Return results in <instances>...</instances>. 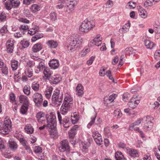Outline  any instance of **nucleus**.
Here are the masks:
<instances>
[{"label":"nucleus","instance_id":"obj_14","mask_svg":"<svg viewBox=\"0 0 160 160\" xmlns=\"http://www.w3.org/2000/svg\"><path fill=\"white\" fill-rule=\"evenodd\" d=\"M15 41L12 39H10L8 40L6 43L7 51L8 53H12L14 49V43Z\"/></svg>","mask_w":160,"mask_h":160},{"label":"nucleus","instance_id":"obj_5","mask_svg":"<svg viewBox=\"0 0 160 160\" xmlns=\"http://www.w3.org/2000/svg\"><path fill=\"white\" fill-rule=\"evenodd\" d=\"M18 21L20 22H22L24 24H22L19 27V29L20 31L24 33L28 30V26L25 24L29 23V21L26 18H21L18 19Z\"/></svg>","mask_w":160,"mask_h":160},{"label":"nucleus","instance_id":"obj_9","mask_svg":"<svg viewBox=\"0 0 160 160\" xmlns=\"http://www.w3.org/2000/svg\"><path fill=\"white\" fill-rule=\"evenodd\" d=\"M31 57L33 59L38 60L39 61L38 65L37 66V68L39 69V71H42L44 70L47 68L46 66V65L44 61H42L41 59L38 58L34 56L32 54H31Z\"/></svg>","mask_w":160,"mask_h":160},{"label":"nucleus","instance_id":"obj_7","mask_svg":"<svg viewBox=\"0 0 160 160\" xmlns=\"http://www.w3.org/2000/svg\"><path fill=\"white\" fill-rule=\"evenodd\" d=\"M151 118L150 117H147L144 122V126L142 127L143 129L146 131L151 130L153 126V123L151 121Z\"/></svg>","mask_w":160,"mask_h":160},{"label":"nucleus","instance_id":"obj_36","mask_svg":"<svg viewBox=\"0 0 160 160\" xmlns=\"http://www.w3.org/2000/svg\"><path fill=\"white\" fill-rule=\"evenodd\" d=\"M25 132L28 134H31L34 131V129L31 125L28 124L24 128Z\"/></svg>","mask_w":160,"mask_h":160},{"label":"nucleus","instance_id":"obj_55","mask_svg":"<svg viewBox=\"0 0 160 160\" xmlns=\"http://www.w3.org/2000/svg\"><path fill=\"white\" fill-rule=\"evenodd\" d=\"M96 118V115H95L91 118V121L87 125V127L88 128H90V127L94 123V121Z\"/></svg>","mask_w":160,"mask_h":160},{"label":"nucleus","instance_id":"obj_44","mask_svg":"<svg viewBox=\"0 0 160 160\" xmlns=\"http://www.w3.org/2000/svg\"><path fill=\"white\" fill-rule=\"evenodd\" d=\"M28 104H23L20 110V112L22 114H25L28 110Z\"/></svg>","mask_w":160,"mask_h":160},{"label":"nucleus","instance_id":"obj_2","mask_svg":"<svg viewBox=\"0 0 160 160\" xmlns=\"http://www.w3.org/2000/svg\"><path fill=\"white\" fill-rule=\"evenodd\" d=\"M1 123L2 125L0 126V133L3 134H6L8 133L9 129L11 127V120L7 119L4 120L3 123L2 122H1Z\"/></svg>","mask_w":160,"mask_h":160},{"label":"nucleus","instance_id":"obj_23","mask_svg":"<svg viewBox=\"0 0 160 160\" xmlns=\"http://www.w3.org/2000/svg\"><path fill=\"white\" fill-rule=\"evenodd\" d=\"M64 103L68 104L71 103V105L72 104V98L68 93H66L65 95V98L63 102Z\"/></svg>","mask_w":160,"mask_h":160},{"label":"nucleus","instance_id":"obj_33","mask_svg":"<svg viewBox=\"0 0 160 160\" xmlns=\"http://www.w3.org/2000/svg\"><path fill=\"white\" fill-rule=\"evenodd\" d=\"M43 73L45 77L49 80L50 78L52 77L51 75L52 73V72L49 69L47 68L45 69H44Z\"/></svg>","mask_w":160,"mask_h":160},{"label":"nucleus","instance_id":"obj_60","mask_svg":"<svg viewBox=\"0 0 160 160\" xmlns=\"http://www.w3.org/2000/svg\"><path fill=\"white\" fill-rule=\"evenodd\" d=\"M94 140L96 143L99 145L102 144L103 143L102 136L99 137L98 138H97V139H94Z\"/></svg>","mask_w":160,"mask_h":160},{"label":"nucleus","instance_id":"obj_45","mask_svg":"<svg viewBox=\"0 0 160 160\" xmlns=\"http://www.w3.org/2000/svg\"><path fill=\"white\" fill-rule=\"evenodd\" d=\"M39 84L38 82H33L31 85L32 88L35 91H38L39 88Z\"/></svg>","mask_w":160,"mask_h":160},{"label":"nucleus","instance_id":"obj_64","mask_svg":"<svg viewBox=\"0 0 160 160\" xmlns=\"http://www.w3.org/2000/svg\"><path fill=\"white\" fill-rule=\"evenodd\" d=\"M158 57H160V50L156 51L154 54V58L156 60H158Z\"/></svg>","mask_w":160,"mask_h":160},{"label":"nucleus","instance_id":"obj_46","mask_svg":"<svg viewBox=\"0 0 160 160\" xmlns=\"http://www.w3.org/2000/svg\"><path fill=\"white\" fill-rule=\"evenodd\" d=\"M90 49L88 48L83 49L79 53V56L83 57L90 52Z\"/></svg>","mask_w":160,"mask_h":160},{"label":"nucleus","instance_id":"obj_34","mask_svg":"<svg viewBox=\"0 0 160 160\" xmlns=\"http://www.w3.org/2000/svg\"><path fill=\"white\" fill-rule=\"evenodd\" d=\"M115 157L117 160H126L121 152H116L115 153Z\"/></svg>","mask_w":160,"mask_h":160},{"label":"nucleus","instance_id":"obj_53","mask_svg":"<svg viewBox=\"0 0 160 160\" xmlns=\"http://www.w3.org/2000/svg\"><path fill=\"white\" fill-rule=\"evenodd\" d=\"M6 18V16L5 13L2 12L0 13V22L5 21Z\"/></svg>","mask_w":160,"mask_h":160},{"label":"nucleus","instance_id":"obj_18","mask_svg":"<svg viewBox=\"0 0 160 160\" xmlns=\"http://www.w3.org/2000/svg\"><path fill=\"white\" fill-rule=\"evenodd\" d=\"M84 88L82 85L79 84L77 86L76 89V94L79 97H82L83 94Z\"/></svg>","mask_w":160,"mask_h":160},{"label":"nucleus","instance_id":"obj_51","mask_svg":"<svg viewBox=\"0 0 160 160\" xmlns=\"http://www.w3.org/2000/svg\"><path fill=\"white\" fill-rule=\"evenodd\" d=\"M136 6V3L132 2H129L126 6L127 8L133 9Z\"/></svg>","mask_w":160,"mask_h":160},{"label":"nucleus","instance_id":"obj_37","mask_svg":"<svg viewBox=\"0 0 160 160\" xmlns=\"http://www.w3.org/2000/svg\"><path fill=\"white\" fill-rule=\"evenodd\" d=\"M63 124L65 128H68L70 125V122L69 118L65 117L64 118L63 121Z\"/></svg>","mask_w":160,"mask_h":160},{"label":"nucleus","instance_id":"obj_13","mask_svg":"<svg viewBox=\"0 0 160 160\" xmlns=\"http://www.w3.org/2000/svg\"><path fill=\"white\" fill-rule=\"evenodd\" d=\"M36 118L39 124L44 123L47 119L46 115L41 112H39L37 113L36 115Z\"/></svg>","mask_w":160,"mask_h":160},{"label":"nucleus","instance_id":"obj_32","mask_svg":"<svg viewBox=\"0 0 160 160\" xmlns=\"http://www.w3.org/2000/svg\"><path fill=\"white\" fill-rule=\"evenodd\" d=\"M138 13L141 17L145 18L147 17V13L146 11L142 7H139L138 8Z\"/></svg>","mask_w":160,"mask_h":160},{"label":"nucleus","instance_id":"obj_54","mask_svg":"<svg viewBox=\"0 0 160 160\" xmlns=\"http://www.w3.org/2000/svg\"><path fill=\"white\" fill-rule=\"evenodd\" d=\"M34 151L36 153L39 154L42 152V149L40 147L36 146L34 148Z\"/></svg>","mask_w":160,"mask_h":160},{"label":"nucleus","instance_id":"obj_6","mask_svg":"<svg viewBox=\"0 0 160 160\" xmlns=\"http://www.w3.org/2000/svg\"><path fill=\"white\" fill-rule=\"evenodd\" d=\"M48 124V128H53L56 127V116L53 114H51L47 119Z\"/></svg>","mask_w":160,"mask_h":160},{"label":"nucleus","instance_id":"obj_35","mask_svg":"<svg viewBox=\"0 0 160 160\" xmlns=\"http://www.w3.org/2000/svg\"><path fill=\"white\" fill-rule=\"evenodd\" d=\"M59 94V91L58 90H56L54 92V93L52 96V103H57L56 100L58 98H59L60 97L58 96Z\"/></svg>","mask_w":160,"mask_h":160},{"label":"nucleus","instance_id":"obj_3","mask_svg":"<svg viewBox=\"0 0 160 160\" xmlns=\"http://www.w3.org/2000/svg\"><path fill=\"white\" fill-rule=\"evenodd\" d=\"M58 148L60 152H65L67 154L69 153L70 151V147L68 141L67 139L62 140L58 145Z\"/></svg>","mask_w":160,"mask_h":160},{"label":"nucleus","instance_id":"obj_8","mask_svg":"<svg viewBox=\"0 0 160 160\" xmlns=\"http://www.w3.org/2000/svg\"><path fill=\"white\" fill-rule=\"evenodd\" d=\"M33 100L36 105L38 107L41 105L42 101V97L41 94L37 92L34 93L32 96Z\"/></svg>","mask_w":160,"mask_h":160},{"label":"nucleus","instance_id":"obj_49","mask_svg":"<svg viewBox=\"0 0 160 160\" xmlns=\"http://www.w3.org/2000/svg\"><path fill=\"white\" fill-rule=\"evenodd\" d=\"M30 89L31 88L29 86L26 85L23 88V92L25 94L28 95L30 94Z\"/></svg>","mask_w":160,"mask_h":160},{"label":"nucleus","instance_id":"obj_28","mask_svg":"<svg viewBox=\"0 0 160 160\" xmlns=\"http://www.w3.org/2000/svg\"><path fill=\"white\" fill-rule=\"evenodd\" d=\"M130 23L128 22L125 25L119 30V32L120 33H125L128 32L130 27Z\"/></svg>","mask_w":160,"mask_h":160},{"label":"nucleus","instance_id":"obj_62","mask_svg":"<svg viewBox=\"0 0 160 160\" xmlns=\"http://www.w3.org/2000/svg\"><path fill=\"white\" fill-rule=\"evenodd\" d=\"M35 2V0H23V3L26 5H29L32 3Z\"/></svg>","mask_w":160,"mask_h":160},{"label":"nucleus","instance_id":"obj_59","mask_svg":"<svg viewBox=\"0 0 160 160\" xmlns=\"http://www.w3.org/2000/svg\"><path fill=\"white\" fill-rule=\"evenodd\" d=\"M50 18L52 21H54L57 19V15L55 12H52L51 13L50 15Z\"/></svg>","mask_w":160,"mask_h":160},{"label":"nucleus","instance_id":"obj_47","mask_svg":"<svg viewBox=\"0 0 160 160\" xmlns=\"http://www.w3.org/2000/svg\"><path fill=\"white\" fill-rule=\"evenodd\" d=\"M114 115L117 118H121L122 115V114L120 109H117L115 110L114 112Z\"/></svg>","mask_w":160,"mask_h":160},{"label":"nucleus","instance_id":"obj_21","mask_svg":"<svg viewBox=\"0 0 160 160\" xmlns=\"http://www.w3.org/2000/svg\"><path fill=\"white\" fill-rule=\"evenodd\" d=\"M127 55H134L136 52V51L131 47L127 48L124 51Z\"/></svg>","mask_w":160,"mask_h":160},{"label":"nucleus","instance_id":"obj_42","mask_svg":"<svg viewBox=\"0 0 160 160\" xmlns=\"http://www.w3.org/2000/svg\"><path fill=\"white\" fill-rule=\"evenodd\" d=\"M142 121V120L141 119L137 120L130 125L129 129L130 130H133L134 126H138L141 123Z\"/></svg>","mask_w":160,"mask_h":160},{"label":"nucleus","instance_id":"obj_57","mask_svg":"<svg viewBox=\"0 0 160 160\" xmlns=\"http://www.w3.org/2000/svg\"><path fill=\"white\" fill-rule=\"evenodd\" d=\"M80 154L79 152H74L73 153V157L75 160H81L80 157Z\"/></svg>","mask_w":160,"mask_h":160},{"label":"nucleus","instance_id":"obj_24","mask_svg":"<svg viewBox=\"0 0 160 160\" xmlns=\"http://www.w3.org/2000/svg\"><path fill=\"white\" fill-rule=\"evenodd\" d=\"M49 129V134L52 138H57L58 137V132L55 128H48Z\"/></svg>","mask_w":160,"mask_h":160},{"label":"nucleus","instance_id":"obj_58","mask_svg":"<svg viewBox=\"0 0 160 160\" xmlns=\"http://www.w3.org/2000/svg\"><path fill=\"white\" fill-rule=\"evenodd\" d=\"M92 136L94 140L101 137V135L97 131H95L92 132Z\"/></svg>","mask_w":160,"mask_h":160},{"label":"nucleus","instance_id":"obj_10","mask_svg":"<svg viewBox=\"0 0 160 160\" xmlns=\"http://www.w3.org/2000/svg\"><path fill=\"white\" fill-rule=\"evenodd\" d=\"M71 42L73 46L74 47L76 46L77 48L82 44V39L79 35H76L74 37L73 40H71Z\"/></svg>","mask_w":160,"mask_h":160},{"label":"nucleus","instance_id":"obj_43","mask_svg":"<svg viewBox=\"0 0 160 160\" xmlns=\"http://www.w3.org/2000/svg\"><path fill=\"white\" fill-rule=\"evenodd\" d=\"M18 62L17 61L13 60L11 61V66L13 70H16L18 67Z\"/></svg>","mask_w":160,"mask_h":160},{"label":"nucleus","instance_id":"obj_52","mask_svg":"<svg viewBox=\"0 0 160 160\" xmlns=\"http://www.w3.org/2000/svg\"><path fill=\"white\" fill-rule=\"evenodd\" d=\"M43 37V35L42 34H36L34 37H32V41L33 42H35L36 40L41 38Z\"/></svg>","mask_w":160,"mask_h":160},{"label":"nucleus","instance_id":"obj_29","mask_svg":"<svg viewBox=\"0 0 160 160\" xmlns=\"http://www.w3.org/2000/svg\"><path fill=\"white\" fill-rule=\"evenodd\" d=\"M58 4L56 6V8L57 9H61L63 8H64L67 3L65 0H59Z\"/></svg>","mask_w":160,"mask_h":160},{"label":"nucleus","instance_id":"obj_22","mask_svg":"<svg viewBox=\"0 0 160 160\" xmlns=\"http://www.w3.org/2000/svg\"><path fill=\"white\" fill-rule=\"evenodd\" d=\"M78 128V125H75L69 131L68 134L69 138L75 137L76 133V130Z\"/></svg>","mask_w":160,"mask_h":160},{"label":"nucleus","instance_id":"obj_38","mask_svg":"<svg viewBox=\"0 0 160 160\" xmlns=\"http://www.w3.org/2000/svg\"><path fill=\"white\" fill-rule=\"evenodd\" d=\"M19 100L20 103H23V104H28V100L27 97L23 95H21L19 97Z\"/></svg>","mask_w":160,"mask_h":160},{"label":"nucleus","instance_id":"obj_26","mask_svg":"<svg viewBox=\"0 0 160 160\" xmlns=\"http://www.w3.org/2000/svg\"><path fill=\"white\" fill-rule=\"evenodd\" d=\"M46 44L49 47L51 48H56L58 45L57 42L53 40L48 41Z\"/></svg>","mask_w":160,"mask_h":160},{"label":"nucleus","instance_id":"obj_27","mask_svg":"<svg viewBox=\"0 0 160 160\" xmlns=\"http://www.w3.org/2000/svg\"><path fill=\"white\" fill-rule=\"evenodd\" d=\"M145 46L147 48L152 49L155 46V44L153 42L148 40H146L144 41Z\"/></svg>","mask_w":160,"mask_h":160},{"label":"nucleus","instance_id":"obj_40","mask_svg":"<svg viewBox=\"0 0 160 160\" xmlns=\"http://www.w3.org/2000/svg\"><path fill=\"white\" fill-rule=\"evenodd\" d=\"M90 143L89 141L84 142H82L81 143L82 147L83 148L82 151L83 152L84 150H86L85 153L87 152V149L90 145Z\"/></svg>","mask_w":160,"mask_h":160},{"label":"nucleus","instance_id":"obj_48","mask_svg":"<svg viewBox=\"0 0 160 160\" xmlns=\"http://www.w3.org/2000/svg\"><path fill=\"white\" fill-rule=\"evenodd\" d=\"M72 118L71 119L72 123L74 124L76 123L79 120V116L77 114H74L73 116H72Z\"/></svg>","mask_w":160,"mask_h":160},{"label":"nucleus","instance_id":"obj_30","mask_svg":"<svg viewBox=\"0 0 160 160\" xmlns=\"http://www.w3.org/2000/svg\"><path fill=\"white\" fill-rule=\"evenodd\" d=\"M128 153L132 157H138L139 154L137 150L134 149H130L128 150Z\"/></svg>","mask_w":160,"mask_h":160},{"label":"nucleus","instance_id":"obj_15","mask_svg":"<svg viewBox=\"0 0 160 160\" xmlns=\"http://www.w3.org/2000/svg\"><path fill=\"white\" fill-rule=\"evenodd\" d=\"M32 66V62H27V65L26 66L27 68L25 70V73L26 75L29 78H31L33 76V71L31 68Z\"/></svg>","mask_w":160,"mask_h":160},{"label":"nucleus","instance_id":"obj_31","mask_svg":"<svg viewBox=\"0 0 160 160\" xmlns=\"http://www.w3.org/2000/svg\"><path fill=\"white\" fill-rule=\"evenodd\" d=\"M53 88L51 87H48L47 88L44 92L45 95L47 98L49 99L51 97Z\"/></svg>","mask_w":160,"mask_h":160},{"label":"nucleus","instance_id":"obj_61","mask_svg":"<svg viewBox=\"0 0 160 160\" xmlns=\"http://www.w3.org/2000/svg\"><path fill=\"white\" fill-rule=\"evenodd\" d=\"M21 44L22 47L24 48H27L29 45V42L27 41H21Z\"/></svg>","mask_w":160,"mask_h":160},{"label":"nucleus","instance_id":"obj_11","mask_svg":"<svg viewBox=\"0 0 160 160\" xmlns=\"http://www.w3.org/2000/svg\"><path fill=\"white\" fill-rule=\"evenodd\" d=\"M102 39L101 35H97L96 37L90 42V44L92 46H96L98 47L102 44Z\"/></svg>","mask_w":160,"mask_h":160},{"label":"nucleus","instance_id":"obj_4","mask_svg":"<svg viewBox=\"0 0 160 160\" xmlns=\"http://www.w3.org/2000/svg\"><path fill=\"white\" fill-rule=\"evenodd\" d=\"M6 0H3L4 2L6 9L8 10H11L12 8H17L20 4V1L19 0H8L6 2Z\"/></svg>","mask_w":160,"mask_h":160},{"label":"nucleus","instance_id":"obj_19","mask_svg":"<svg viewBox=\"0 0 160 160\" xmlns=\"http://www.w3.org/2000/svg\"><path fill=\"white\" fill-rule=\"evenodd\" d=\"M49 66L51 68L55 69L57 68L59 66V62L57 60L55 59H53L50 61L49 63Z\"/></svg>","mask_w":160,"mask_h":160},{"label":"nucleus","instance_id":"obj_12","mask_svg":"<svg viewBox=\"0 0 160 160\" xmlns=\"http://www.w3.org/2000/svg\"><path fill=\"white\" fill-rule=\"evenodd\" d=\"M137 97L136 98H132L128 103V107L132 109H134L136 108L138 105L139 103V100L138 99Z\"/></svg>","mask_w":160,"mask_h":160},{"label":"nucleus","instance_id":"obj_39","mask_svg":"<svg viewBox=\"0 0 160 160\" xmlns=\"http://www.w3.org/2000/svg\"><path fill=\"white\" fill-rule=\"evenodd\" d=\"M9 146L11 149L15 150L17 148L18 145L16 142L11 140L9 141Z\"/></svg>","mask_w":160,"mask_h":160},{"label":"nucleus","instance_id":"obj_20","mask_svg":"<svg viewBox=\"0 0 160 160\" xmlns=\"http://www.w3.org/2000/svg\"><path fill=\"white\" fill-rule=\"evenodd\" d=\"M74 4L69 3L68 5H66L63 10L65 12L69 13L74 10Z\"/></svg>","mask_w":160,"mask_h":160},{"label":"nucleus","instance_id":"obj_25","mask_svg":"<svg viewBox=\"0 0 160 160\" xmlns=\"http://www.w3.org/2000/svg\"><path fill=\"white\" fill-rule=\"evenodd\" d=\"M42 45L40 43H38L34 45L32 47V51L33 52H37L42 49Z\"/></svg>","mask_w":160,"mask_h":160},{"label":"nucleus","instance_id":"obj_50","mask_svg":"<svg viewBox=\"0 0 160 160\" xmlns=\"http://www.w3.org/2000/svg\"><path fill=\"white\" fill-rule=\"evenodd\" d=\"M63 99V95L62 94L60 97L59 98L56 99V103H53L54 105L58 107V106L60 105L62 102V101Z\"/></svg>","mask_w":160,"mask_h":160},{"label":"nucleus","instance_id":"obj_63","mask_svg":"<svg viewBox=\"0 0 160 160\" xmlns=\"http://www.w3.org/2000/svg\"><path fill=\"white\" fill-rule=\"evenodd\" d=\"M113 5V2L111 0H108L106 3V5L108 8H111Z\"/></svg>","mask_w":160,"mask_h":160},{"label":"nucleus","instance_id":"obj_17","mask_svg":"<svg viewBox=\"0 0 160 160\" xmlns=\"http://www.w3.org/2000/svg\"><path fill=\"white\" fill-rule=\"evenodd\" d=\"M61 77L59 75H56L52 76L49 80L51 83L56 84L59 82L61 80Z\"/></svg>","mask_w":160,"mask_h":160},{"label":"nucleus","instance_id":"obj_1","mask_svg":"<svg viewBox=\"0 0 160 160\" xmlns=\"http://www.w3.org/2000/svg\"><path fill=\"white\" fill-rule=\"evenodd\" d=\"M95 27V25L92 21L85 20L82 23L79 28L80 32L86 33L88 32Z\"/></svg>","mask_w":160,"mask_h":160},{"label":"nucleus","instance_id":"obj_41","mask_svg":"<svg viewBox=\"0 0 160 160\" xmlns=\"http://www.w3.org/2000/svg\"><path fill=\"white\" fill-rule=\"evenodd\" d=\"M40 7L36 4L32 5L30 8L31 11L33 12H36L40 10Z\"/></svg>","mask_w":160,"mask_h":160},{"label":"nucleus","instance_id":"obj_56","mask_svg":"<svg viewBox=\"0 0 160 160\" xmlns=\"http://www.w3.org/2000/svg\"><path fill=\"white\" fill-rule=\"evenodd\" d=\"M9 98L10 101L12 102V103L16 104L15 102V96L13 93H12L9 94Z\"/></svg>","mask_w":160,"mask_h":160},{"label":"nucleus","instance_id":"obj_16","mask_svg":"<svg viewBox=\"0 0 160 160\" xmlns=\"http://www.w3.org/2000/svg\"><path fill=\"white\" fill-rule=\"evenodd\" d=\"M72 106L71 103L68 104L63 102L60 108L61 111L62 112L63 114H65L67 112Z\"/></svg>","mask_w":160,"mask_h":160}]
</instances>
